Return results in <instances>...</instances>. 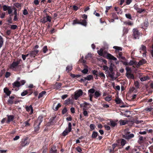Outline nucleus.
Wrapping results in <instances>:
<instances>
[{
	"mask_svg": "<svg viewBox=\"0 0 153 153\" xmlns=\"http://www.w3.org/2000/svg\"><path fill=\"white\" fill-rule=\"evenodd\" d=\"M43 117L41 116L39 117L35 121L34 124V131L36 132L38 131L39 130V125L41 124L43 120Z\"/></svg>",
	"mask_w": 153,
	"mask_h": 153,
	"instance_id": "f257e3e1",
	"label": "nucleus"
},
{
	"mask_svg": "<svg viewBox=\"0 0 153 153\" xmlns=\"http://www.w3.org/2000/svg\"><path fill=\"white\" fill-rule=\"evenodd\" d=\"M106 74L112 80L116 79L118 77V76L115 74L113 71H107Z\"/></svg>",
	"mask_w": 153,
	"mask_h": 153,
	"instance_id": "f03ea898",
	"label": "nucleus"
},
{
	"mask_svg": "<svg viewBox=\"0 0 153 153\" xmlns=\"http://www.w3.org/2000/svg\"><path fill=\"white\" fill-rule=\"evenodd\" d=\"M51 18L46 14L43 18L40 20V21L42 23H45L48 22H50L51 21Z\"/></svg>",
	"mask_w": 153,
	"mask_h": 153,
	"instance_id": "7ed1b4c3",
	"label": "nucleus"
},
{
	"mask_svg": "<svg viewBox=\"0 0 153 153\" xmlns=\"http://www.w3.org/2000/svg\"><path fill=\"white\" fill-rule=\"evenodd\" d=\"M133 36L135 39H138L140 36V33L136 28H134L133 30Z\"/></svg>",
	"mask_w": 153,
	"mask_h": 153,
	"instance_id": "20e7f679",
	"label": "nucleus"
},
{
	"mask_svg": "<svg viewBox=\"0 0 153 153\" xmlns=\"http://www.w3.org/2000/svg\"><path fill=\"white\" fill-rule=\"evenodd\" d=\"M83 92L81 89H79L76 91L74 94V99L77 100V99L82 94Z\"/></svg>",
	"mask_w": 153,
	"mask_h": 153,
	"instance_id": "39448f33",
	"label": "nucleus"
},
{
	"mask_svg": "<svg viewBox=\"0 0 153 153\" xmlns=\"http://www.w3.org/2000/svg\"><path fill=\"white\" fill-rule=\"evenodd\" d=\"M71 130V124L69 123L68 125V130L67 128L63 132L62 135L63 136H65L68 133L70 132Z\"/></svg>",
	"mask_w": 153,
	"mask_h": 153,
	"instance_id": "423d86ee",
	"label": "nucleus"
},
{
	"mask_svg": "<svg viewBox=\"0 0 153 153\" xmlns=\"http://www.w3.org/2000/svg\"><path fill=\"white\" fill-rule=\"evenodd\" d=\"M29 141L27 140V138H25L22 140L21 142V146L22 147H24L29 145Z\"/></svg>",
	"mask_w": 153,
	"mask_h": 153,
	"instance_id": "0eeeda50",
	"label": "nucleus"
},
{
	"mask_svg": "<svg viewBox=\"0 0 153 153\" xmlns=\"http://www.w3.org/2000/svg\"><path fill=\"white\" fill-rule=\"evenodd\" d=\"M39 51L38 50H36L33 51H31L29 53V55L31 58L35 57L38 54Z\"/></svg>",
	"mask_w": 153,
	"mask_h": 153,
	"instance_id": "6e6552de",
	"label": "nucleus"
},
{
	"mask_svg": "<svg viewBox=\"0 0 153 153\" xmlns=\"http://www.w3.org/2000/svg\"><path fill=\"white\" fill-rule=\"evenodd\" d=\"M19 62L18 61L16 62H13L11 64L10 68L12 69H14L19 64Z\"/></svg>",
	"mask_w": 153,
	"mask_h": 153,
	"instance_id": "1a4fd4ad",
	"label": "nucleus"
},
{
	"mask_svg": "<svg viewBox=\"0 0 153 153\" xmlns=\"http://www.w3.org/2000/svg\"><path fill=\"white\" fill-rule=\"evenodd\" d=\"M107 58L109 59L113 60L114 61H116L117 59L110 54L108 53L106 55Z\"/></svg>",
	"mask_w": 153,
	"mask_h": 153,
	"instance_id": "9d476101",
	"label": "nucleus"
},
{
	"mask_svg": "<svg viewBox=\"0 0 153 153\" xmlns=\"http://www.w3.org/2000/svg\"><path fill=\"white\" fill-rule=\"evenodd\" d=\"M26 110L29 112L30 111V114H32L33 113V109L31 105L29 106H26L25 107Z\"/></svg>",
	"mask_w": 153,
	"mask_h": 153,
	"instance_id": "9b49d317",
	"label": "nucleus"
},
{
	"mask_svg": "<svg viewBox=\"0 0 153 153\" xmlns=\"http://www.w3.org/2000/svg\"><path fill=\"white\" fill-rule=\"evenodd\" d=\"M116 53L117 54H118V55H117V57L118 58H119L120 59H125V58L124 57L122 56L123 54L121 52H118Z\"/></svg>",
	"mask_w": 153,
	"mask_h": 153,
	"instance_id": "f8f14e48",
	"label": "nucleus"
},
{
	"mask_svg": "<svg viewBox=\"0 0 153 153\" xmlns=\"http://www.w3.org/2000/svg\"><path fill=\"white\" fill-rule=\"evenodd\" d=\"M134 137V135L133 134H131L128 135H123V137L126 139H130Z\"/></svg>",
	"mask_w": 153,
	"mask_h": 153,
	"instance_id": "ddd939ff",
	"label": "nucleus"
},
{
	"mask_svg": "<svg viewBox=\"0 0 153 153\" xmlns=\"http://www.w3.org/2000/svg\"><path fill=\"white\" fill-rule=\"evenodd\" d=\"M12 85L14 88L15 87H19L21 86V83L20 82L18 81H16L13 83Z\"/></svg>",
	"mask_w": 153,
	"mask_h": 153,
	"instance_id": "4468645a",
	"label": "nucleus"
},
{
	"mask_svg": "<svg viewBox=\"0 0 153 153\" xmlns=\"http://www.w3.org/2000/svg\"><path fill=\"white\" fill-rule=\"evenodd\" d=\"M113 48L115 49V52L116 53H117L118 52H120V51H121L122 50V48L121 47L114 46Z\"/></svg>",
	"mask_w": 153,
	"mask_h": 153,
	"instance_id": "2eb2a0df",
	"label": "nucleus"
},
{
	"mask_svg": "<svg viewBox=\"0 0 153 153\" xmlns=\"http://www.w3.org/2000/svg\"><path fill=\"white\" fill-rule=\"evenodd\" d=\"M126 76L127 78L129 79H133L134 78V76L133 74L130 73H126Z\"/></svg>",
	"mask_w": 153,
	"mask_h": 153,
	"instance_id": "dca6fc26",
	"label": "nucleus"
},
{
	"mask_svg": "<svg viewBox=\"0 0 153 153\" xmlns=\"http://www.w3.org/2000/svg\"><path fill=\"white\" fill-rule=\"evenodd\" d=\"M78 24H81L84 26H86L87 25V22L85 20L83 19L81 22H78Z\"/></svg>",
	"mask_w": 153,
	"mask_h": 153,
	"instance_id": "f3484780",
	"label": "nucleus"
},
{
	"mask_svg": "<svg viewBox=\"0 0 153 153\" xmlns=\"http://www.w3.org/2000/svg\"><path fill=\"white\" fill-rule=\"evenodd\" d=\"M101 95V93L100 91H96L94 93V97L96 98L97 99L98 97H100Z\"/></svg>",
	"mask_w": 153,
	"mask_h": 153,
	"instance_id": "a211bd4d",
	"label": "nucleus"
},
{
	"mask_svg": "<svg viewBox=\"0 0 153 153\" xmlns=\"http://www.w3.org/2000/svg\"><path fill=\"white\" fill-rule=\"evenodd\" d=\"M140 50H142L143 51L144 53H143V56H146V47L143 45H142L141 46V48H140Z\"/></svg>",
	"mask_w": 153,
	"mask_h": 153,
	"instance_id": "6ab92c4d",
	"label": "nucleus"
},
{
	"mask_svg": "<svg viewBox=\"0 0 153 153\" xmlns=\"http://www.w3.org/2000/svg\"><path fill=\"white\" fill-rule=\"evenodd\" d=\"M62 85V84L61 83L56 82L54 84L55 88L56 89H59L61 88Z\"/></svg>",
	"mask_w": 153,
	"mask_h": 153,
	"instance_id": "aec40b11",
	"label": "nucleus"
},
{
	"mask_svg": "<svg viewBox=\"0 0 153 153\" xmlns=\"http://www.w3.org/2000/svg\"><path fill=\"white\" fill-rule=\"evenodd\" d=\"M14 118V116L13 115L8 116L7 117V123H8L10 122L13 120Z\"/></svg>",
	"mask_w": 153,
	"mask_h": 153,
	"instance_id": "412c9836",
	"label": "nucleus"
},
{
	"mask_svg": "<svg viewBox=\"0 0 153 153\" xmlns=\"http://www.w3.org/2000/svg\"><path fill=\"white\" fill-rule=\"evenodd\" d=\"M117 123L116 122L113 121H111L108 123V124L111 126L114 127L117 125Z\"/></svg>",
	"mask_w": 153,
	"mask_h": 153,
	"instance_id": "4be33fe9",
	"label": "nucleus"
},
{
	"mask_svg": "<svg viewBox=\"0 0 153 153\" xmlns=\"http://www.w3.org/2000/svg\"><path fill=\"white\" fill-rule=\"evenodd\" d=\"M4 92L7 95V96H9L11 94V91H10L7 88H5L4 89Z\"/></svg>",
	"mask_w": 153,
	"mask_h": 153,
	"instance_id": "5701e85b",
	"label": "nucleus"
},
{
	"mask_svg": "<svg viewBox=\"0 0 153 153\" xmlns=\"http://www.w3.org/2000/svg\"><path fill=\"white\" fill-rule=\"evenodd\" d=\"M50 153H57V150L55 146L52 147L50 150Z\"/></svg>",
	"mask_w": 153,
	"mask_h": 153,
	"instance_id": "b1692460",
	"label": "nucleus"
},
{
	"mask_svg": "<svg viewBox=\"0 0 153 153\" xmlns=\"http://www.w3.org/2000/svg\"><path fill=\"white\" fill-rule=\"evenodd\" d=\"M72 68L73 67L71 65H68L66 68V71L68 72H69L70 71L72 70Z\"/></svg>",
	"mask_w": 153,
	"mask_h": 153,
	"instance_id": "393cba45",
	"label": "nucleus"
},
{
	"mask_svg": "<svg viewBox=\"0 0 153 153\" xmlns=\"http://www.w3.org/2000/svg\"><path fill=\"white\" fill-rule=\"evenodd\" d=\"M80 106L81 107H83V110H86L90 108V107H88L87 105H86L84 104V103L80 104Z\"/></svg>",
	"mask_w": 153,
	"mask_h": 153,
	"instance_id": "a878e982",
	"label": "nucleus"
},
{
	"mask_svg": "<svg viewBox=\"0 0 153 153\" xmlns=\"http://www.w3.org/2000/svg\"><path fill=\"white\" fill-rule=\"evenodd\" d=\"M115 101L117 104L123 103V102L122 100L119 98H117Z\"/></svg>",
	"mask_w": 153,
	"mask_h": 153,
	"instance_id": "bb28decb",
	"label": "nucleus"
},
{
	"mask_svg": "<svg viewBox=\"0 0 153 153\" xmlns=\"http://www.w3.org/2000/svg\"><path fill=\"white\" fill-rule=\"evenodd\" d=\"M86 80H90L93 79V75H89L87 76L86 77H85Z\"/></svg>",
	"mask_w": 153,
	"mask_h": 153,
	"instance_id": "cd10ccee",
	"label": "nucleus"
},
{
	"mask_svg": "<svg viewBox=\"0 0 153 153\" xmlns=\"http://www.w3.org/2000/svg\"><path fill=\"white\" fill-rule=\"evenodd\" d=\"M126 142L125 140L123 139H121V145L123 146H124L125 144L126 143Z\"/></svg>",
	"mask_w": 153,
	"mask_h": 153,
	"instance_id": "c85d7f7f",
	"label": "nucleus"
},
{
	"mask_svg": "<svg viewBox=\"0 0 153 153\" xmlns=\"http://www.w3.org/2000/svg\"><path fill=\"white\" fill-rule=\"evenodd\" d=\"M71 99H68L66 100L65 102V104L66 105H68L71 103Z\"/></svg>",
	"mask_w": 153,
	"mask_h": 153,
	"instance_id": "c756f323",
	"label": "nucleus"
},
{
	"mask_svg": "<svg viewBox=\"0 0 153 153\" xmlns=\"http://www.w3.org/2000/svg\"><path fill=\"white\" fill-rule=\"evenodd\" d=\"M97 132L96 131H94L92 134L91 137L93 138H95L97 137Z\"/></svg>",
	"mask_w": 153,
	"mask_h": 153,
	"instance_id": "7c9ffc66",
	"label": "nucleus"
},
{
	"mask_svg": "<svg viewBox=\"0 0 153 153\" xmlns=\"http://www.w3.org/2000/svg\"><path fill=\"white\" fill-rule=\"evenodd\" d=\"M114 66V65L112 63H111L109 68L108 71H113V68Z\"/></svg>",
	"mask_w": 153,
	"mask_h": 153,
	"instance_id": "2f4dec72",
	"label": "nucleus"
},
{
	"mask_svg": "<svg viewBox=\"0 0 153 153\" xmlns=\"http://www.w3.org/2000/svg\"><path fill=\"white\" fill-rule=\"evenodd\" d=\"M99 75L100 77H102L104 79L105 78L104 74L102 72H99L98 74Z\"/></svg>",
	"mask_w": 153,
	"mask_h": 153,
	"instance_id": "473e14b6",
	"label": "nucleus"
},
{
	"mask_svg": "<svg viewBox=\"0 0 153 153\" xmlns=\"http://www.w3.org/2000/svg\"><path fill=\"white\" fill-rule=\"evenodd\" d=\"M46 92L45 91H42L41 92L39 95L38 98H40L41 97H42L44 94H45Z\"/></svg>",
	"mask_w": 153,
	"mask_h": 153,
	"instance_id": "72a5a7b5",
	"label": "nucleus"
},
{
	"mask_svg": "<svg viewBox=\"0 0 153 153\" xmlns=\"http://www.w3.org/2000/svg\"><path fill=\"white\" fill-rule=\"evenodd\" d=\"M128 30L127 28H124L123 30V36H124L126 35L128 32Z\"/></svg>",
	"mask_w": 153,
	"mask_h": 153,
	"instance_id": "f704fd0d",
	"label": "nucleus"
},
{
	"mask_svg": "<svg viewBox=\"0 0 153 153\" xmlns=\"http://www.w3.org/2000/svg\"><path fill=\"white\" fill-rule=\"evenodd\" d=\"M145 60L144 59H142L138 63L137 65L139 66L142 65L145 63Z\"/></svg>",
	"mask_w": 153,
	"mask_h": 153,
	"instance_id": "c9c22d12",
	"label": "nucleus"
},
{
	"mask_svg": "<svg viewBox=\"0 0 153 153\" xmlns=\"http://www.w3.org/2000/svg\"><path fill=\"white\" fill-rule=\"evenodd\" d=\"M144 110L147 112L152 111H153V108L151 107L147 108L144 109Z\"/></svg>",
	"mask_w": 153,
	"mask_h": 153,
	"instance_id": "e433bc0d",
	"label": "nucleus"
},
{
	"mask_svg": "<svg viewBox=\"0 0 153 153\" xmlns=\"http://www.w3.org/2000/svg\"><path fill=\"white\" fill-rule=\"evenodd\" d=\"M126 73H131V68H130V67H126Z\"/></svg>",
	"mask_w": 153,
	"mask_h": 153,
	"instance_id": "4c0bfd02",
	"label": "nucleus"
},
{
	"mask_svg": "<svg viewBox=\"0 0 153 153\" xmlns=\"http://www.w3.org/2000/svg\"><path fill=\"white\" fill-rule=\"evenodd\" d=\"M108 67L106 65H104L103 67V70L105 71V73L106 74L107 73V71H108Z\"/></svg>",
	"mask_w": 153,
	"mask_h": 153,
	"instance_id": "58836bf2",
	"label": "nucleus"
},
{
	"mask_svg": "<svg viewBox=\"0 0 153 153\" xmlns=\"http://www.w3.org/2000/svg\"><path fill=\"white\" fill-rule=\"evenodd\" d=\"M88 94H93L95 92V90L93 88H91L88 91Z\"/></svg>",
	"mask_w": 153,
	"mask_h": 153,
	"instance_id": "ea45409f",
	"label": "nucleus"
},
{
	"mask_svg": "<svg viewBox=\"0 0 153 153\" xmlns=\"http://www.w3.org/2000/svg\"><path fill=\"white\" fill-rule=\"evenodd\" d=\"M103 49L102 48H101L100 50L97 51L98 53L101 56H103Z\"/></svg>",
	"mask_w": 153,
	"mask_h": 153,
	"instance_id": "a19ab883",
	"label": "nucleus"
},
{
	"mask_svg": "<svg viewBox=\"0 0 153 153\" xmlns=\"http://www.w3.org/2000/svg\"><path fill=\"white\" fill-rule=\"evenodd\" d=\"M137 62L133 60H130L129 63V65H136Z\"/></svg>",
	"mask_w": 153,
	"mask_h": 153,
	"instance_id": "79ce46f5",
	"label": "nucleus"
},
{
	"mask_svg": "<svg viewBox=\"0 0 153 153\" xmlns=\"http://www.w3.org/2000/svg\"><path fill=\"white\" fill-rule=\"evenodd\" d=\"M3 10H11V7L7 6L6 5H4L3 6Z\"/></svg>",
	"mask_w": 153,
	"mask_h": 153,
	"instance_id": "37998d69",
	"label": "nucleus"
},
{
	"mask_svg": "<svg viewBox=\"0 0 153 153\" xmlns=\"http://www.w3.org/2000/svg\"><path fill=\"white\" fill-rule=\"evenodd\" d=\"M42 50L44 53H46L47 51H48L47 46H44L42 49Z\"/></svg>",
	"mask_w": 153,
	"mask_h": 153,
	"instance_id": "c03bdc74",
	"label": "nucleus"
},
{
	"mask_svg": "<svg viewBox=\"0 0 153 153\" xmlns=\"http://www.w3.org/2000/svg\"><path fill=\"white\" fill-rule=\"evenodd\" d=\"M148 78V77L147 76H144L140 78V79L141 81H143L146 80Z\"/></svg>",
	"mask_w": 153,
	"mask_h": 153,
	"instance_id": "a18cd8bd",
	"label": "nucleus"
},
{
	"mask_svg": "<svg viewBox=\"0 0 153 153\" xmlns=\"http://www.w3.org/2000/svg\"><path fill=\"white\" fill-rule=\"evenodd\" d=\"M120 125H124L126 124V122L125 120H121L120 121Z\"/></svg>",
	"mask_w": 153,
	"mask_h": 153,
	"instance_id": "49530a36",
	"label": "nucleus"
},
{
	"mask_svg": "<svg viewBox=\"0 0 153 153\" xmlns=\"http://www.w3.org/2000/svg\"><path fill=\"white\" fill-rule=\"evenodd\" d=\"M105 100L107 101H109L111 100V97H107L105 98Z\"/></svg>",
	"mask_w": 153,
	"mask_h": 153,
	"instance_id": "de8ad7c7",
	"label": "nucleus"
},
{
	"mask_svg": "<svg viewBox=\"0 0 153 153\" xmlns=\"http://www.w3.org/2000/svg\"><path fill=\"white\" fill-rule=\"evenodd\" d=\"M88 72V70L87 68H85L82 71V72L84 74H86Z\"/></svg>",
	"mask_w": 153,
	"mask_h": 153,
	"instance_id": "09e8293b",
	"label": "nucleus"
},
{
	"mask_svg": "<svg viewBox=\"0 0 153 153\" xmlns=\"http://www.w3.org/2000/svg\"><path fill=\"white\" fill-rule=\"evenodd\" d=\"M28 93V92L27 91H25L21 94V95L22 96H24L27 95Z\"/></svg>",
	"mask_w": 153,
	"mask_h": 153,
	"instance_id": "8fccbe9b",
	"label": "nucleus"
},
{
	"mask_svg": "<svg viewBox=\"0 0 153 153\" xmlns=\"http://www.w3.org/2000/svg\"><path fill=\"white\" fill-rule=\"evenodd\" d=\"M76 150L79 152H81L82 151V150L81 148L79 146H78L76 148Z\"/></svg>",
	"mask_w": 153,
	"mask_h": 153,
	"instance_id": "3c124183",
	"label": "nucleus"
},
{
	"mask_svg": "<svg viewBox=\"0 0 153 153\" xmlns=\"http://www.w3.org/2000/svg\"><path fill=\"white\" fill-rule=\"evenodd\" d=\"M134 85L136 88H139V84L138 82L137 81L135 82L134 83Z\"/></svg>",
	"mask_w": 153,
	"mask_h": 153,
	"instance_id": "603ef678",
	"label": "nucleus"
},
{
	"mask_svg": "<svg viewBox=\"0 0 153 153\" xmlns=\"http://www.w3.org/2000/svg\"><path fill=\"white\" fill-rule=\"evenodd\" d=\"M17 27V26L16 25H12L11 26V28L13 30L16 29Z\"/></svg>",
	"mask_w": 153,
	"mask_h": 153,
	"instance_id": "864d4df0",
	"label": "nucleus"
},
{
	"mask_svg": "<svg viewBox=\"0 0 153 153\" xmlns=\"http://www.w3.org/2000/svg\"><path fill=\"white\" fill-rule=\"evenodd\" d=\"M125 16L128 19H131V15L130 14H126Z\"/></svg>",
	"mask_w": 153,
	"mask_h": 153,
	"instance_id": "5fc2aeb1",
	"label": "nucleus"
},
{
	"mask_svg": "<svg viewBox=\"0 0 153 153\" xmlns=\"http://www.w3.org/2000/svg\"><path fill=\"white\" fill-rule=\"evenodd\" d=\"M83 115L85 116L88 117V113L87 111H86V110H83Z\"/></svg>",
	"mask_w": 153,
	"mask_h": 153,
	"instance_id": "6e6d98bb",
	"label": "nucleus"
},
{
	"mask_svg": "<svg viewBox=\"0 0 153 153\" xmlns=\"http://www.w3.org/2000/svg\"><path fill=\"white\" fill-rule=\"evenodd\" d=\"M67 111V108H64L62 111V113L63 114H65Z\"/></svg>",
	"mask_w": 153,
	"mask_h": 153,
	"instance_id": "4d7b16f0",
	"label": "nucleus"
},
{
	"mask_svg": "<svg viewBox=\"0 0 153 153\" xmlns=\"http://www.w3.org/2000/svg\"><path fill=\"white\" fill-rule=\"evenodd\" d=\"M91 56H92V54H91V53H88V55L85 56V58L86 59L89 57H90V58L91 57Z\"/></svg>",
	"mask_w": 153,
	"mask_h": 153,
	"instance_id": "13d9d810",
	"label": "nucleus"
},
{
	"mask_svg": "<svg viewBox=\"0 0 153 153\" xmlns=\"http://www.w3.org/2000/svg\"><path fill=\"white\" fill-rule=\"evenodd\" d=\"M39 1L38 0H35L33 2L34 4L36 5L39 4Z\"/></svg>",
	"mask_w": 153,
	"mask_h": 153,
	"instance_id": "bf43d9fd",
	"label": "nucleus"
},
{
	"mask_svg": "<svg viewBox=\"0 0 153 153\" xmlns=\"http://www.w3.org/2000/svg\"><path fill=\"white\" fill-rule=\"evenodd\" d=\"M10 75V72H7L5 74V77L6 78L8 77Z\"/></svg>",
	"mask_w": 153,
	"mask_h": 153,
	"instance_id": "052dcab7",
	"label": "nucleus"
},
{
	"mask_svg": "<svg viewBox=\"0 0 153 153\" xmlns=\"http://www.w3.org/2000/svg\"><path fill=\"white\" fill-rule=\"evenodd\" d=\"M8 103L9 104L12 105L13 103V101L12 100L9 99L8 100Z\"/></svg>",
	"mask_w": 153,
	"mask_h": 153,
	"instance_id": "680f3d73",
	"label": "nucleus"
},
{
	"mask_svg": "<svg viewBox=\"0 0 153 153\" xmlns=\"http://www.w3.org/2000/svg\"><path fill=\"white\" fill-rule=\"evenodd\" d=\"M7 22L9 24L13 23V21L12 20V18L11 17L8 20H7Z\"/></svg>",
	"mask_w": 153,
	"mask_h": 153,
	"instance_id": "e2e57ef3",
	"label": "nucleus"
},
{
	"mask_svg": "<svg viewBox=\"0 0 153 153\" xmlns=\"http://www.w3.org/2000/svg\"><path fill=\"white\" fill-rule=\"evenodd\" d=\"M90 128L92 130H94L95 128L94 125L93 124H91L90 125Z\"/></svg>",
	"mask_w": 153,
	"mask_h": 153,
	"instance_id": "0e129e2a",
	"label": "nucleus"
},
{
	"mask_svg": "<svg viewBox=\"0 0 153 153\" xmlns=\"http://www.w3.org/2000/svg\"><path fill=\"white\" fill-rule=\"evenodd\" d=\"M25 126H30V123L28 122L25 121L23 123Z\"/></svg>",
	"mask_w": 153,
	"mask_h": 153,
	"instance_id": "69168bd1",
	"label": "nucleus"
},
{
	"mask_svg": "<svg viewBox=\"0 0 153 153\" xmlns=\"http://www.w3.org/2000/svg\"><path fill=\"white\" fill-rule=\"evenodd\" d=\"M68 95L65 94V95H62V96L61 98L62 99L64 100V99H65V98H67L68 97Z\"/></svg>",
	"mask_w": 153,
	"mask_h": 153,
	"instance_id": "338daca9",
	"label": "nucleus"
},
{
	"mask_svg": "<svg viewBox=\"0 0 153 153\" xmlns=\"http://www.w3.org/2000/svg\"><path fill=\"white\" fill-rule=\"evenodd\" d=\"M26 82L25 80H22L20 82L21 83V86L24 85L25 83Z\"/></svg>",
	"mask_w": 153,
	"mask_h": 153,
	"instance_id": "774afa93",
	"label": "nucleus"
}]
</instances>
